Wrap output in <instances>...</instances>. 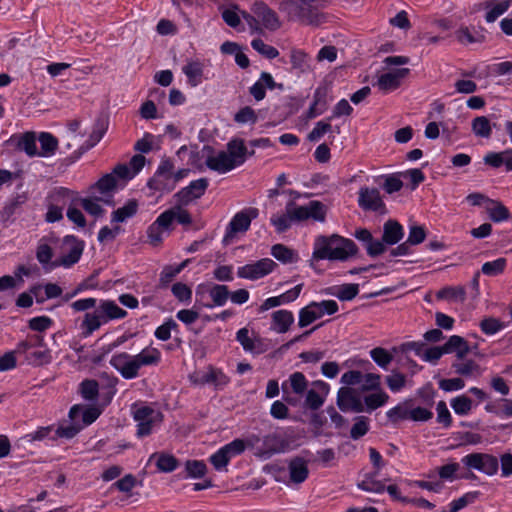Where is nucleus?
I'll return each instance as SVG.
<instances>
[{
    "label": "nucleus",
    "instance_id": "obj_1",
    "mask_svg": "<svg viewBox=\"0 0 512 512\" xmlns=\"http://www.w3.org/2000/svg\"><path fill=\"white\" fill-rule=\"evenodd\" d=\"M75 312H85L80 322L81 336L87 338L103 325L127 316V311L109 299L83 298L71 303Z\"/></svg>",
    "mask_w": 512,
    "mask_h": 512
},
{
    "label": "nucleus",
    "instance_id": "obj_2",
    "mask_svg": "<svg viewBox=\"0 0 512 512\" xmlns=\"http://www.w3.org/2000/svg\"><path fill=\"white\" fill-rule=\"evenodd\" d=\"M226 150L216 153L212 148L207 147L210 154L206 157V166L219 174H225L239 166H241L247 158V148L244 140L239 138L231 139L226 144Z\"/></svg>",
    "mask_w": 512,
    "mask_h": 512
},
{
    "label": "nucleus",
    "instance_id": "obj_3",
    "mask_svg": "<svg viewBox=\"0 0 512 512\" xmlns=\"http://www.w3.org/2000/svg\"><path fill=\"white\" fill-rule=\"evenodd\" d=\"M356 253V244L338 235L318 236L314 241L313 258L317 260L345 261Z\"/></svg>",
    "mask_w": 512,
    "mask_h": 512
},
{
    "label": "nucleus",
    "instance_id": "obj_4",
    "mask_svg": "<svg viewBox=\"0 0 512 512\" xmlns=\"http://www.w3.org/2000/svg\"><path fill=\"white\" fill-rule=\"evenodd\" d=\"M253 15L241 11L242 18L253 32H261L262 28L275 31L280 28L281 21L276 12L264 2H255L252 6Z\"/></svg>",
    "mask_w": 512,
    "mask_h": 512
},
{
    "label": "nucleus",
    "instance_id": "obj_5",
    "mask_svg": "<svg viewBox=\"0 0 512 512\" xmlns=\"http://www.w3.org/2000/svg\"><path fill=\"white\" fill-rule=\"evenodd\" d=\"M279 9L286 12L290 19L299 20L307 25L319 26L325 20L324 14L316 7H305L295 0L282 1Z\"/></svg>",
    "mask_w": 512,
    "mask_h": 512
},
{
    "label": "nucleus",
    "instance_id": "obj_6",
    "mask_svg": "<svg viewBox=\"0 0 512 512\" xmlns=\"http://www.w3.org/2000/svg\"><path fill=\"white\" fill-rule=\"evenodd\" d=\"M133 419L137 423L136 436H149L163 421V414L150 406H140L133 411Z\"/></svg>",
    "mask_w": 512,
    "mask_h": 512
},
{
    "label": "nucleus",
    "instance_id": "obj_7",
    "mask_svg": "<svg viewBox=\"0 0 512 512\" xmlns=\"http://www.w3.org/2000/svg\"><path fill=\"white\" fill-rule=\"evenodd\" d=\"M247 442L255 450V455L262 459H268L285 450V441L277 433H270L263 437L253 434Z\"/></svg>",
    "mask_w": 512,
    "mask_h": 512
},
{
    "label": "nucleus",
    "instance_id": "obj_8",
    "mask_svg": "<svg viewBox=\"0 0 512 512\" xmlns=\"http://www.w3.org/2000/svg\"><path fill=\"white\" fill-rule=\"evenodd\" d=\"M338 310V304L334 300H323L311 302L301 308L298 316V326L304 328L325 315H332Z\"/></svg>",
    "mask_w": 512,
    "mask_h": 512
},
{
    "label": "nucleus",
    "instance_id": "obj_9",
    "mask_svg": "<svg viewBox=\"0 0 512 512\" xmlns=\"http://www.w3.org/2000/svg\"><path fill=\"white\" fill-rule=\"evenodd\" d=\"M174 164L169 158H163L154 175L148 180L147 186L154 191L169 193L175 189L173 179Z\"/></svg>",
    "mask_w": 512,
    "mask_h": 512
},
{
    "label": "nucleus",
    "instance_id": "obj_10",
    "mask_svg": "<svg viewBox=\"0 0 512 512\" xmlns=\"http://www.w3.org/2000/svg\"><path fill=\"white\" fill-rule=\"evenodd\" d=\"M244 450V441L241 439H235L213 453L209 460L217 471H226V467L230 460L243 453Z\"/></svg>",
    "mask_w": 512,
    "mask_h": 512
},
{
    "label": "nucleus",
    "instance_id": "obj_11",
    "mask_svg": "<svg viewBox=\"0 0 512 512\" xmlns=\"http://www.w3.org/2000/svg\"><path fill=\"white\" fill-rule=\"evenodd\" d=\"M461 462L468 469H474L489 476L496 474L499 468L498 459L486 453L467 454Z\"/></svg>",
    "mask_w": 512,
    "mask_h": 512
},
{
    "label": "nucleus",
    "instance_id": "obj_12",
    "mask_svg": "<svg viewBox=\"0 0 512 512\" xmlns=\"http://www.w3.org/2000/svg\"><path fill=\"white\" fill-rule=\"evenodd\" d=\"M288 210L294 216L295 221L313 219L323 222L325 220V206L319 201H310L302 206L290 202L288 203Z\"/></svg>",
    "mask_w": 512,
    "mask_h": 512
},
{
    "label": "nucleus",
    "instance_id": "obj_13",
    "mask_svg": "<svg viewBox=\"0 0 512 512\" xmlns=\"http://www.w3.org/2000/svg\"><path fill=\"white\" fill-rule=\"evenodd\" d=\"M276 263L270 258H263L258 261L248 263L237 269V276L242 279L255 281L270 274Z\"/></svg>",
    "mask_w": 512,
    "mask_h": 512
},
{
    "label": "nucleus",
    "instance_id": "obj_14",
    "mask_svg": "<svg viewBox=\"0 0 512 512\" xmlns=\"http://www.w3.org/2000/svg\"><path fill=\"white\" fill-rule=\"evenodd\" d=\"M84 244L74 236H66L62 245V256L54 266L69 268L77 263L83 253Z\"/></svg>",
    "mask_w": 512,
    "mask_h": 512
},
{
    "label": "nucleus",
    "instance_id": "obj_15",
    "mask_svg": "<svg viewBox=\"0 0 512 512\" xmlns=\"http://www.w3.org/2000/svg\"><path fill=\"white\" fill-rule=\"evenodd\" d=\"M336 403L342 412L362 413L365 411L360 395L350 387H341L338 390Z\"/></svg>",
    "mask_w": 512,
    "mask_h": 512
},
{
    "label": "nucleus",
    "instance_id": "obj_16",
    "mask_svg": "<svg viewBox=\"0 0 512 512\" xmlns=\"http://www.w3.org/2000/svg\"><path fill=\"white\" fill-rule=\"evenodd\" d=\"M190 380L196 385H213L222 388L229 383V377L221 370L208 367L206 370L196 371L190 375Z\"/></svg>",
    "mask_w": 512,
    "mask_h": 512
},
{
    "label": "nucleus",
    "instance_id": "obj_17",
    "mask_svg": "<svg viewBox=\"0 0 512 512\" xmlns=\"http://www.w3.org/2000/svg\"><path fill=\"white\" fill-rule=\"evenodd\" d=\"M358 204L363 210L385 212V204L376 188L362 187L359 190Z\"/></svg>",
    "mask_w": 512,
    "mask_h": 512
},
{
    "label": "nucleus",
    "instance_id": "obj_18",
    "mask_svg": "<svg viewBox=\"0 0 512 512\" xmlns=\"http://www.w3.org/2000/svg\"><path fill=\"white\" fill-rule=\"evenodd\" d=\"M208 187V180L206 178H200L191 181L190 184L180 191H178L174 197L177 199L179 204H188L194 199L200 198Z\"/></svg>",
    "mask_w": 512,
    "mask_h": 512
},
{
    "label": "nucleus",
    "instance_id": "obj_19",
    "mask_svg": "<svg viewBox=\"0 0 512 512\" xmlns=\"http://www.w3.org/2000/svg\"><path fill=\"white\" fill-rule=\"evenodd\" d=\"M257 216L258 210L256 208H248L236 213L228 225L227 234L230 236L239 232L247 231L250 227L251 221Z\"/></svg>",
    "mask_w": 512,
    "mask_h": 512
},
{
    "label": "nucleus",
    "instance_id": "obj_20",
    "mask_svg": "<svg viewBox=\"0 0 512 512\" xmlns=\"http://www.w3.org/2000/svg\"><path fill=\"white\" fill-rule=\"evenodd\" d=\"M109 363L124 379L137 378L131 354L126 352L116 353L111 356Z\"/></svg>",
    "mask_w": 512,
    "mask_h": 512
},
{
    "label": "nucleus",
    "instance_id": "obj_21",
    "mask_svg": "<svg viewBox=\"0 0 512 512\" xmlns=\"http://www.w3.org/2000/svg\"><path fill=\"white\" fill-rule=\"evenodd\" d=\"M266 89L283 90V84L276 83L273 76L268 72H262L259 79L250 87L249 92L256 101H261L266 96Z\"/></svg>",
    "mask_w": 512,
    "mask_h": 512
},
{
    "label": "nucleus",
    "instance_id": "obj_22",
    "mask_svg": "<svg viewBox=\"0 0 512 512\" xmlns=\"http://www.w3.org/2000/svg\"><path fill=\"white\" fill-rule=\"evenodd\" d=\"M316 389H310L305 392V404L311 410H318L325 402V398L329 393V384L318 380L313 383Z\"/></svg>",
    "mask_w": 512,
    "mask_h": 512
},
{
    "label": "nucleus",
    "instance_id": "obj_23",
    "mask_svg": "<svg viewBox=\"0 0 512 512\" xmlns=\"http://www.w3.org/2000/svg\"><path fill=\"white\" fill-rule=\"evenodd\" d=\"M136 376L144 366L157 365L161 360V352L152 346L145 347L138 354L132 355Z\"/></svg>",
    "mask_w": 512,
    "mask_h": 512
},
{
    "label": "nucleus",
    "instance_id": "obj_24",
    "mask_svg": "<svg viewBox=\"0 0 512 512\" xmlns=\"http://www.w3.org/2000/svg\"><path fill=\"white\" fill-rule=\"evenodd\" d=\"M77 199V193L65 187L54 188L47 196L46 202L64 210Z\"/></svg>",
    "mask_w": 512,
    "mask_h": 512
},
{
    "label": "nucleus",
    "instance_id": "obj_25",
    "mask_svg": "<svg viewBox=\"0 0 512 512\" xmlns=\"http://www.w3.org/2000/svg\"><path fill=\"white\" fill-rule=\"evenodd\" d=\"M408 73V68H398L384 73L378 78L377 86L384 92L392 91L400 85L401 79H403Z\"/></svg>",
    "mask_w": 512,
    "mask_h": 512
},
{
    "label": "nucleus",
    "instance_id": "obj_26",
    "mask_svg": "<svg viewBox=\"0 0 512 512\" xmlns=\"http://www.w3.org/2000/svg\"><path fill=\"white\" fill-rule=\"evenodd\" d=\"M170 216L168 214H160L157 219L148 227L147 237L153 245H158L163 240V232L169 230Z\"/></svg>",
    "mask_w": 512,
    "mask_h": 512
},
{
    "label": "nucleus",
    "instance_id": "obj_27",
    "mask_svg": "<svg viewBox=\"0 0 512 512\" xmlns=\"http://www.w3.org/2000/svg\"><path fill=\"white\" fill-rule=\"evenodd\" d=\"M308 385L309 382L302 372H294L287 381L282 383L281 388L284 393L291 391L298 396H303L308 389Z\"/></svg>",
    "mask_w": 512,
    "mask_h": 512
},
{
    "label": "nucleus",
    "instance_id": "obj_28",
    "mask_svg": "<svg viewBox=\"0 0 512 512\" xmlns=\"http://www.w3.org/2000/svg\"><path fill=\"white\" fill-rule=\"evenodd\" d=\"M138 209V201L136 199H129L123 206L111 213V223L119 224L126 222L137 214Z\"/></svg>",
    "mask_w": 512,
    "mask_h": 512
},
{
    "label": "nucleus",
    "instance_id": "obj_29",
    "mask_svg": "<svg viewBox=\"0 0 512 512\" xmlns=\"http://www.w3.org/2000/svg\"><path fill=\"white\" fill-rule=\"evenodd\" d=\"M294 323V315L289 310H277L272 313L271 329L279 334L286 333Z\"/></svg>",
    "mask_w": 512,
    "mask_h": 512
},
{
    "label": "nucleus",
    "instance_id": "obj_30",
    "mask_svg": "<svg viewBox=\"0 0 512 512\" xmlns=\"http://www.w3.org/2000/svg\"><path fill=\"white\" fill-rule=\"evenodd\" d=\"M288 470L290 480L296 484L304 482L309 474L307 461L300 457H295L290 460Z\"/></svg>",
    "mask_w": 512,
    "mask_h": 512
},
{
    "label": "nucleus",
    "instance_id": "obj_31",
    "mask_svg": "<svg viewBox=\"0 0 512 512\" xmlns=\"http://www.w3.org/2000/svg\"><path fill=\"white\" fill-rule=\"evenodd\" d=\"M446 354L456 353L458 359H464L470 352V347L467 341L458 335H452L448 341L443 345Z\"/></svg>",
    "mask_w": 512,
    "mask_h": 512
},
{
    "label": "nucleus",
    "instance_id": "obj_32",
    "mask_svg": "<svg viewBox=\"0 0 512 512\" xmlns=\"http://www.w3.org/2000/svg\"><path fill=\"white\" fill-rule=\"evenodd\" d=\"M182 72L186 75L187 82L191 87H196L203 81V63L198 60L188 61L182 67Z\"/></svg>",
    "mask_w": 512,
    "mask_h": 512
},
{
    "label": "nucleus",
    "instance_id": "obj_33",
    "mask_svg": "<svg viewBox=\"0 0 512 512\" xmlns=\"http://www.w3.org/2000/svg\"><path fill=\"white\" fill-rule=\"evenodd\" d=\"M236 340L241 344L246 352L259 354L262 352L260 348L261 341L250 336V331L244 327L237 331Z\"/></svg>",
    "mask_w": 512,
    "mask_h": 512
},
{
    "label": "nucleus",
    "instance_id": "obj_34",
    "mask_svg": "<svg viewBox=\"0 0 512 512\" xmlns=\"http://www.w3.org/2000/svg\"><path fill=\"white\" fill-rule=\"evenodd\" d=\"M100 415V411L96 407H90L87 409H82L81 407L75 405L71 407L69 411V417L72 421H76L79 417H82V421L84 426L92 424Z\"/></svg>",
    "mask_w": 512,
    "mask_h": 512
},
{
    "label": "nucleus",
    "instance_id": "obj_35",
    "mask_svg": "<svg viewBox=\"0 0 512 512\" xmlns=\"http://www.w3.org/2000/svg\"><path fill=\"white\" fill-rule=\"evenodd\" d=\"M403 227L396 221L389 220L384 224L383 242L389 245L398 243L403 237Z\"/></svg>",
    "mask_w": 512,
    "mask_h": 512
},
{
    "label": "nucleus",
    "instance_id": "obj_36",
    "mask_svg": "<svg viewBox=\"0 0 512 512\" xmlns=\"http://www.w3.org/2000/svg\"><path fill=\"white\" fill-rule=\"evenodd\" d=\"M230 292L228 287L220 284H212L210 297L213 303H202L205 308H213L214 306H223L229 298Z\"/></svg>",
    "mask_w": 512,
    "mask_h": 512
},
{
    "label": "nucleus",
    "instance_id": "obj_37",
    "mask_svg": "<svg viewBox=\"0 0 512 512\" xmlns=\"http://www.w3.org/2000/svg\"><path fill=\"white\" fill-rule=\"evenodd\" d=\"M410 405L411 400H406L402 403H399L395 407L389 409L386 412V416L392 423H397L403 420H410Z\"/></svg>",
    "mask_w": 512,
    "mask_h": 512
},
{
    "label": "nucleus",
    "instance_id": "obj_38",
    "mask_svg": "<svg viewBox=\"0 0 512 512\" xmlns=\"http://www.w3.org/2000/svg\"><path fill=\"white\" fill-rule=\"evenodd\" d=\"M117 187V179L113 174H106L100 178L91 189L99 193L101 196L110 195Z\"/></svg>",
    "mask_w": 512,
    "mask_h": 512
},
{
    "label": "nucleus",
    "instance_id": "obj_39",
    "mask_svg": "<svg viewBox=\"0 0 512 512\" xmlns=\"http://www.w3.org/2000/svg\"><path fill=\"white\" fill-rule=\"evenodd\" d=\"M388 400L389 395L382 390H379L376 393L368 394L363 399L365 411H374L377 408L384 406Z\"/></svg>",
    "mask_w": 512,
    "mask_h": 512
},
{
    "label": "nucleus",
    "instance_id": "obj_40",
    "mask_svg": "<svg viewBox=\"0 0 512 512\" xmlns=\"http://www.w3.org/2000/svg\"><path fill=\"white\" fill-rule=\"evenodd\" d=\"M510 7V0H503L497 3L490 2L486 5L487 12L485 20L488 23L495 22L501 15H503Z\"/></svg>",
    "mask_w": 512,
    "mask_h": 512
},
{
    "label": "nucleus",
    "instance_id": "obj_41",
    "mask_svg": "<svg viewBox=\"0 0 512 512\" xmlns=\"http://www.w3.org/2000/svg\"><path fill=\"white\" fill-rule=\"evenodd\" d=\"M295 221L294 216L289 212L288 205L286 206L285 213H277L271 216L270 222L275 227L278 233L287 231L292 222Z\"/></svg>",
    "mask_w": 512,
    "mask_h": 512
},
{
    "label": "nucleus",
    "instance_id": "obj_42",
    "mask_svg": "<svg viewBox=\"0 0 512 512\" xmlns=\"http://www.w3.org/2000/svg\"><path fill=\"white\" fill-rule=\"evenodd\" d=\"M24 439L27 442L44 441V440L56 441L55 427L53 425L39 427L37 430L26 434L24 436Z\"/></svg>",
    "mask_w": 512,
    "mask_h": 512
},
{
    "label": "nucleus",
    "instance_id": "obj_43",
    "mask_svg": "<svg viewBox=\"0 0 512 512\" xmlns=\"http://www.w3.org/2000/svg\"><path fill=\"white\" fill-rule=\"evenodd\" d=\"M183 204H179L162 212V214H168L170 216V226L174 221L181 225H190L192 223V218L189 212L182 208Z\"/></svg>",
    "mask_w": 512,
    "mask_h": 512
},
{
    "label": "nucleus",
    "instance_id": "obj_44",
    "mask_svg": "<svg viewBox=\"0 0 512 512\" xmlns=\"http://www.w3.org/2000/svg\"><path fill=\"white\" fill-rule=\"evenodd\" d=\"M39 142L41 146V152L38 155L48 157L54 154L57 149V139L48 132H42L39 135Z\"/></svg>",
    "mask_w": 512,
    "mask_h": 512
},
{
    "label": "nucleus",
    "instance_id": "obj_45",
    "mask_svg": "<svg viewBox=\"0 0 512 512\" xmlns=\"http://www.w3.org/2000/svg\"><path fill=\"white\" fill-rule=\"evenodd\" d=\"M450 405L457 415L466 416L473 408V401L466 395H459L451 399Z\"/></svg>",
    "mask_w": 512,
    "mask_h": 512
},
{
    "label": "nucleus",
    "instance_id": "obj_46",
    "mask_svg": "<svg viewBox=\"0 0 512 512\" xmlns=\"http://www.w3.org/2000/svg\"><path fill=\"white\" fill-rule=\"evenodd\" d=\"M159 148V141L156 136L151 133H145L134 145V149L143 154L158 150Z\"/></svg>",
    "mask_w": 512,
    "mask_h": 512
},
{
    "label": "nucleus",
    "instance_id": "obj_47",
    "mask_svg": "<svg viewBox=\"0 0 512 512\" xmlns=\"http://www.w3.org/2000/svg\"><path fill=\"white\" fill-rule=\"evenodd\" d=\"M100 201H104L108 203V201L104 200L103 197H87V198H81L80 203L83 209L90 215L94 217H100L104 213V209L100 205Z\"/></svg>",
    "mask_w": 512,
    "mask_h": 512
},
{
    "label": "nucleus",
    "instance_id": "obj_48",
    "mask_svg": "<svg viewBox=\"0 0 512 512\" xmlns=\"http://www.w3.org/2000/svg\"><path fill=\"white\" fill-rule=\"evenodd\" d=\"M452 368L458 375L464 377H473L479 374L480 367L474 360H465L462 362H454Z\"/></svg>",
    "mask_w": 512,
    "mask_h": 512
},
{
    "label": "nucleus",
    "instance_id": "obj_49",
    "mask_svg": "<svg viewBox=\"0 0 512 512\" xmlns=\"http://www.w3.org/2000/svg\"><path fill=\"white\" fill-rule=\"evenodd\" d=\"M466 296L465 289L461 286L445 287L438 291L437 298L449 301L464 302Z\"/></svg>",
    "mask_w": 512,
    "mask_h": 512
},
{
    "label": "nucleus",
    "instance_id": "obj_50",
    "mask_svg": "<svg viewBox=\"0 0 512 512\" xmlns=\"http://www.w3.org/2000/svg\"><path fill=\"white\" fill-rule=\"evenodd\" d=\"M479 327L485 335L492 336L503 330L505 324L497 318L485 317L480 321Z\"/></svg>",
    "mask_w": 512,
    "mask_h": 512
},
{
    "label": "nucleus",
    "instance_id": "obj_51",
    "mask_svg": "<svg viewBox=\"0 0 512 512\" xmlns=\"http://www.w3.org/2000/svg\"><path fill=\"white\" fill-rule=\"evenodd\" d=\"M472 131L476 136L489 138L492 133L489 119L485 116L476 117L472 121Z\"/></svg>",
    "mask_w": 512,
    "mask_h": 512
},
{
    "label": "nucleus",
    "instance_id": "obj_52",
    "mask_svg": "<svg viewBox=\"0 0 512 512\" xmlns=\"http://www.w3.org/2000/svg\"><path fill=\"white\" fill-rule=\"evenodd\" d=\"M271 254L283 263H292L297 260L296 253L282 244L272 246Z\"/></svg>",
    "mask_w": 512,
    "mask_h": 512
},
{
    "label": "nucleus",
    "instance_id": "obj_53",
    "mask_svg": "<svg viewBox=\"0 0 512 512\" xmlns=\"http://www.w3.org/2000/svg\"><path fill=\"white\" fill-rule=\"evenodd\" d=\"M156 456H157L156 465L160 471L168 473V472L174 471L177 468L178 461L173 455L165 454V453H162L159 455L153 454L150 457V459H152Z\"/></svg>",
    "mask_w": 512,
    "mask_h": 512
},
{
    "label": "nucleus",
    "instance_id": "obj_54",
    "mask_svg": "<svg viewBox=\"0 0 512 512\" xmlns=\"http://www.w3.org/2000/svg\"><path fill=\"white\" fill-rule=\"evenodd\" d=\"M507 260L503 257L497 258L493 261L485 262L482 265L481 271L487 276H497L505 270Z\"/></svg>",
    "mask_w": 512,
    "mask_h": 512
},
{
    "label": "nucleus",
    "instance_id": "obj_55",
    "mask_svg": "<svg viewBox=\"0 0 512 512\" xmlns=\"http://www.w3.org/2000/svg\"><path fill=\"white\" fill-rule=\"evenodd\" d=\"M478 491L468 492L461 496L458 499L453 500L449 504V510L443 512H459L461 509L465 508L468 504L473 503L479 497Z\"/></svg>",
    "mask_w": 512,
    "mask_h": 512
},
{
    "label": "nucleus",
    "instance_id": "obj_56",
    "mask_svg": "<svg viewBox=\"0 0 512 512\" xmlns=\"http://www.w3.org/2000/svg\"><path fill=\"white\" fill-rule=\"evenodd\" d=\"M123 232L124 229L118 224H114L113 227L104 226L99 230L97 239L102 244L109 243L115 240L116 237Z\"/></svg>",
    "mask_w": 512,
    "mask_h": 512
},
{
    "label": "nucleus",
    "instance_id": "obj_57",
    "mask_svg": "<svg viewBox=\"0 0 512 512\" xmlns=\"http://www.w3.org/2000/svg\"><path fill=\"white\" fill-rule=\"evenodd\" d=\"M252 48L267 59H274L279 55L278 50L266 44L262 39L256 38L251 42Z\"/></svg>",
    "mask_w": 512,
    "mask_h": 512
},
{
    "label": "nucleus",
    "instance_id": "obj_58",
    "mask_svg": "<svg viewBox=\"0 0 512 512\" xmlns=\"http://www.w3.org/2000/svg\"><path fill=\"white\" fill-rule=\"evenodd\" d=\"M185 470L190 478H202L206 474L207 466L201 460H188L185 463Z\"/></svg>",
    "mask_w": 512,
    "mask_h": 512
},
{
    "label": "nucleus",
    "instance_id": "obj_59",
    "mask_svg": "<svg viewBox=\"0 0 512 512\" xmlns=\"http://www.w3.org/2000/svg\"><path fill=\"white\" fill-rule=\"evenodd\" d=\"M375 475H367L365 479H363L359 484L358 487L366 492H374V493H382L385 491V485L381 482L375 479Z\"/></svg>",
    "mask_w": 512,
    "mask_h": 512
},
{
    "label": "nucleus",
    "instance_id": "obj_60",
    "mask_svg": "<svg viewBox=\"0 0 512 512\" xmlns=\"http://www.w3.org/2000/svg\"><path fill=\"white\" fill-rule=\"evenodd\" d=\"M370 357L381 368L387 369L392 362L393 356L384 348L377 347L370 351Z\"/></svg>",
    "mask_w": 512,
    "mask_h": 512
},
{
    "label": "nucleus",
    "instance_id": "obj_61",
    "mask_svg": "<svg viewBox=\"0 0 512 512\" xmlns=\"http://www.w3.org/2000/svg\"><path fill=\"white\" fill-rule=\"evenodd\" d=\"M369 431V420L367 417L359 416L355 418V423L350 430V437L358 440Z\"/></svg>",
    "mask_w": 512,
    "mask_h": 512
},
{
    "label": "nucleus",
    "instance_id": "obj_62",
    "mask_svg": "<svg viewBox=\"0 0 512 512\" xmlns=\"http://www.w3.org/2000/svg\"><path fill=\"white\" fill-rule=\"evenodd\" d=\"M487 212L490 219L494 222H501L509 217L507 208L498 202H491L487 207Z\"/></svg>",
    "mask_w": 512,
    "mask_h": 512
},
{
    "label": "nucleus",
    "instance_id": "obj_63",
    "mask_svg": "<svg viewBox=\"0 0 512 512\" xmlns=\"http://www.w3.org/2000/svg\"><path fill=\"white\" fill-rule=\"evenodd\" d=\"M18 148L24 151L28 156L38 155L34 134L26 133L23 135L18 142Z\"/></svg>",
    "mask_w": 512,
    "mask_h": 512
},
{
    "label": "nucleus",
    "instance_id": "obj_64",
    "mask_svg": "<svg viewBox=\"0 0 512 512\" xmlns=\"http://www.w3.org/2000/svg\"><path fill=\"white\" fill-rule=\"evenodd\" d=\"M174 297L183 303H189L192 298V290L184 283L177 282L171 287Z\"/></svg>",
    "mask_w": 512,
    "mask_h": 512
}]
</instances>
